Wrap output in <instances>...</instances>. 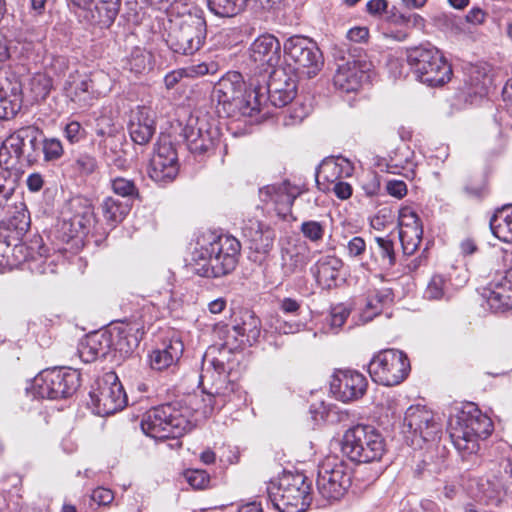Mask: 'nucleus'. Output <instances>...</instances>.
I'll return each mask as SVG.
<instances>
[{
	"label": "nucleus",
	"mask_w": 512,
	"mask_h": 512,
	"mask_svg": "<svg viewBox=\"0 0 512 512\" xmlns=\"http://www.w3.org/2000/svg\"><path fill=\"white\" fill-rule=\"evenodd\" d=\"M407 62L416 79L428 86H442L451 79V65L436 47L421 45L410 49Z\"/></svg>",
	"instance_id": "6"
},
{
	"label": "nucleus",
	"mask_w": 512,
	"mask_h": 512,
	"mask_svg": "<svg viewBox=\"0 0 512 512\" xmlns=\"http://www.w3.org/2000/svg\"><path fill=\"white\" fill-rule=\"evenodd\" d=\"M22 107V99L0 95V119L13 118Z\"/></svg>",
	"instance_id": "55"
},
{
	"label": "nucleus",
	"mask_w": 512,
	"mask_h": 512,
	"mask_svg": "<svg viewBox=\"0 0 512 512\" xmlns=\"http://www.w3.org/2000/svg\"><path fill=\"white\" fill-rule=\"evenodd\" d=\"M308 263L307 248L291 245L281 249V270L285 277L304 272Z\"/></svg>",
	"instance_id": "34"
},
{
	"label": "nucleus",
	"mask_w": 512,
	"mask_h": 512,
	"mask_svg": "<svg viewBox=\"0 0 512 512\" xmlns=\"http://www.w3.org/2000/svg\"><path fill=\"white\" fill-rule=\"evenodd\" d=\"M26 247L21 243L19 236L7 233L0 229V273L17 266L25 259Z\"/></svg>",
	"instance_id": "31"
},
{
	"label": "nucleus",
	"mask_w": 512,
	"mask_h": 512,
	"mask_svg": "<svg viewBox=\"0 0 512 512\" xmlns=\"http://www.w3.org/2000/svg\"><path fill=\"white\" fill-rule=\"evenodd\" d=\"M310 491V482L299 472L284 471L267 486L268 498L279 512L306 511L312 501Z\"/></svg>",
	"instance_id": "5"
},
{
	"label": "nucleus",
	"mask_w": 512,
	"mask_h": 512,
	"mask_svg": "<svg viewBox=\"0 0 512 512\" xmlns=\"http://www.w3.org/2000/svg\"><path fill=\"white\" fill-rule=\"evenodd\" d=\"M183 136L188 149L195 155L212 153L220 142L221 132L216 121L207 114L190 116Z\"/></svg>",
	"instance_id": "14"
},
{
	"label": "nucleus",
	"mask_w": 512,
	"mask_h": 512,
	"mask_svg": "<svg viewBox=\"0 0 512 512\" xmlns=\"http://www.w3.org/2000/svg\"><path fill=\"white\" fill-rule=\"evenodd\" d=\"M226 373V366L222 360L217 358H210V351L206 352L203 358V368L200 375V379L204 381L207 378H214V374L217 375L218 381H221V377Z\"/></svg>",
	"instance_id": "51"
},
{
	"label": "nucleus",
	"mask_w": 512,
	"mask_h": 512,
	"mask_svg": "<svg viewBox=\"0 0 512 512\" xmlns=\"http://www.w3.org/2000/svg\"><path fill=\"white\" fill-rule=\"evenodd\" d=\"M242 234L249 243L250 250L257 255L254 261L261 262L273 248L275 232L258 220H249L242 228Z\"/></svg>",
	"instance_id": "26"
},
{
	"label": "nucleus",
	"mask_w": 512,
	"mask_h": 512,
	"mask_svg": "<svg viewBox=\"0 0 512 512\" xmlns=\"http://www.w3.org/2000/svg\"><path fill=\"white\" fill-rule=\"evenodd\" d=\"M447 430L453 445L465 458L479 451V441L492 433L493 424L474 403L467 402L451 409Z\"/></svg>",
	"instance_id": "2"
},
{
	"label": "nucleus",
	"mask_w": 512,
	"mask_h": 512,
	"mask_svg": "<svg viewBox=\"0 0 512 512\" xmlns=\"http://www.w3.org/2000/svg\"><path fill=\"white\" fill-rule=\"evenodd\" d=\"M409 370L410 363L406 354L396 349L379 352L368 365L372 380L385 386L401 383L407 377Z\"/></svg>",
	"instance_id": "13"
},
{
	"label": "nucleus",
	"mask_w": 512,
	"mask_h": 512,
	"mask_svg": "<svg viewBox=\"0 0 512 512\" xmlns=\"http://www.w3.org/2000/svg\"><path fill=\"white\" fill-rule=\"evenodd\" d=\"M30 227V216L23 202L14 204V211H9V217L2 230H7V233L14 236H19L20 239L28 231Z\"/></svg>",
	"instance_id": "40"
},
{
	"label": "nucleus",
	"mask_w": 512,
	"mask_h": 512,
	"mask_svg": "<svg viewBox=\"0 0 512 512\" xmlns=\"http://www.w3.org/2000/svg\"><path fill=\"white\" fill-rule=\"evenodd\" d=\"M33 134L32 128H21L3 141L0 147V166L3 167V170L17 173V165L23 156L25 140L29 139L32 146L37 142Z\"/></svg>",
	"instance_id": "22"
},
{
	"label": "nucleus",
	"mask_w": 512,
	"mask_h": 512,
	"mask_svg": "<svg viewBox=\"0 0 512 512\" xmlns=\"http://www.w3.org/2000/svg\"><path fill=\"white\" fill-rule=\"evenodd\" d=\"M346 249L349 257H360L366 251V242L362 237L355 236L348 241Z\"/></svg>",
	"instance_id": "64"
},
{
	"label": "nucleus",
	"mask_w": 512,
	"mask_h": 512,
	"mask_svg": "<svg viewBox=\"0 0 512 512\" xmlns=\"http://www.w3.org/2000/svg\"><path fill=\"white\" fill-rule=\"evenodd\" d=\"M447 291L445 278L441 275H434L426 287L424 296L430 300H440L446 297Z\"/></svg>",
	"instance_id": "53"
},
{
	"label": "nucleus",
	"mask_w": 512,
	"mask_h": 512,
	"mask_svg": "<svg viewBox=\"0 0 512 512\" xmlns=\"http://www.w3.org/2000/svg\"><path fill=\"white\" fill-rule=\"evenodd\" d=\"M52 87V78L43 72L35 73L28 82V90L34 101L45 99L49 95Z\"/></svg>",
	"instance_id": "44"
},
{
	"label": "nucleus",
	"mask_w": 512,
	"mask_h": 512,
	"mask_svg": "<svg viewBox=\"0 0 512 512\" xmlns=\"http://www.w3.org/2000/svg\"><path fill=\"white\" fill-rule=\"evenodd\" d=\"M302 193L300 187L288 181L267 185L259 190L262 202L272 203L279 216L285 217L291 212L295 199Z\"/></svg>",
	"instance_id": "24"
},
{
	"label": "nucleus",
	"mask_w": 512,
	"mask_h": 512,
	"mask_svg": "<svg viewBox=\"0 0 512 512\" xmlns=\"http://www.w3.org/2000/svg\"><path fill=\"white\" fill-rule=\"evenodd\" d=\"M240 250L241 244L235 237L204 232L193 251L192 259L199 266L195 271L204 277L225 276L236 268Z\"/></svg>",
	"instance_id": "1"
},
{
	"label": "nucleus",
	"mask_w": 512,
	"mask_h": 512,
	"mask_svg": "<svg viewBox=\"0 0 512 512\" xmlns=\"http://www.w3.org/2000/svg\"><path fill=\"white\" fill-rule=\"evenodd\" d=\"M367 380L356 370H337L330 381V390L342 402L361 398L367 389Z\"/></svg>",
	"instance_id": "21"
},
{
	"label": "nucleus",
	"mask_w": 512,
	"mask_h": 512,
	"mask_svg": "<svg viewBox=\"0 0 512 512\" xmlns=\"http://www.w3.org/2000/svg\"><path fill=\"white\" fill-rule=\"evenodd\" d=\"M324 192H333L337 198L341 200H346L352 196V186L344 182L343 180L334 183L333 185H329L327 187H323Z\"/></svg>",
	"instance_id": "63"
},
{
	"label": "nucleus",
	"mask_w": 512,
	"mask_h": 512,
	"mask_svg": "<svg viewBox=\"0 0 512 512\" xmlns=\"http://www.w3.org/2000/svg\"><path fill=\"white\" fill-rule=\"evenodd\" d=\"M342 266L343 262L340 258L334 255H325L320 257L310 270L317 283L321 287L329 289L336 286Z\"/></svg>",
	"instance_id": "32"
},
{
	"label": "nucleus",
	"mask_w": 512,
	"mask_h": 512,
	"mask_svg": "<svg viewBox=\"0 0 512 512\" xmlns=\"http://www.w3.org/2000/svg\"><path fill=\"white\" fill-rule=\"evenodd\" d=\"M393 212L390 208L384 207L380 209L371 219L370 225L373 229L381 231L393 222Z\"/></svg>",
	"instance_id": "59"
},
{
	"label": "nucleus",
	"mask_w": 512,
	"mask_h": 512,
	"mask_svg": "<svg viewBox=\"0 0 512 512\" xmlns=\"http://www.w3.org/2000/svg\"><path fill=\"white\" fill-rule=\"evenodd\" d=\"M79 386L77 370L54 368L40 372L26 390L37 398L57 400L72 396Z\"/></svg>",
	"instance_id": "11"
},
{
	"label": "nucleus",
	"mask_w": 512,
	"mask_h": 512,
	"mask_svg": "<svg viewBox=\"0 0 512 512\" xmlns=\"http://www.w3.org/2000/svg\"><path fill=\"white\" fill-rule=\"evenodd\" d=\"M351 483L352 470L341 458L329 455L320 462L316 487L322 500L327 503L341 500Z\"/></svg>",
	"instance_id": "10"
},
{
	"label": "nucleus",
	"mask_w": 512,
	"mask_h": 512,
	"mask_svg": "<svg viewBox=\"0 0 512 512\" xmlns=\"http://www.w3.org/2000/svg\"><path fill=\"white\" fill-rule=\"evenodd\" d=\"M354 166L346 158H328L323 160L316 171V183L320 190L323 187L333 185L342 179L349 178L353 175Z\"/></svg>",
	"instance_id": "30"
},
{
	"label": "nucleus",
	"mask_w": 512,
	"mask_h": 512,
	"mask_svg": "<svg viewBox=\"0 0 512 512\" xmlns=\"http://www.w3.org/2000/svg\"><path fill=\"white\" fill-rule=\"evenodd\" d=\"M485 12L480 8H472L465 18L461 17H448V21L455 26L457 32H464V25L470 23L473 25L482 24L485 20Z\"/></svg>",
	"instance_id": "52"
},
{
	"label": "nucleus",
	"mask_w": 512,
	"mask_h": 512,
	"mask_svg": "<svg viewBox=\"0 0 512 512\" xmlns=\"http://www.w3.org/2000/svg\"><path fill=\"white\" fill-rule=\"evenodd\" d=\"M284 53L294 63V69L309 78L316 75L322 66V54L311 39L294 35L284 43Z\"/></svg>",
	"instance_id": "16"
},
{
	"label": "nucleus",
	"mask_w": 512,
	"mask_h": 512,
	"mask_svg": "<svg viewBox=\"0 0 512 512\" xmlns=\"http://www.w3.org/2000/svg\"><path fill=\"white\" fill-rule=\"evenodd\" d=\"M151 55L145 49L135 47L126 59L125 67L136 74H141L149 67Z\"/></svg>",
	"instance_id": "47"
},
{
	"label": "nucleus",
	"mask_w": 512,
	"mask_h": 512,
	"mask_svg": "<svg viewBox=\"0 0 512 512\" xmlns=\"http://www.w3.org/2000/svg\"><path fill=\"white\" fill-rule=\"evenodd\" d=\"M85 134V129L78 121H70L64 127V136L71 144L79 143Z\"/></svg>",
	"instance_id": "60"
},
{
	"label": "nucleus",
	"mask_w": 512,
	"mask_h": 512,
	"mask_svg": "<svg viewBox=\"0 0 512 512\" xmlns=\"http://www.w3.org/2000/svg\"><path fill=\"white\" fill-rule=\"evenodd\" d=\"M68 210L71 215L69 216L67 212H63V220L69 222L72 233H78L91 225L93 209L89 205H84L81 199H72L68 203Z\"/></svg>",
	"instance_id": "35"
},
{
	"label": "nucleus",
	"mask_w": 512,
	"mask_h": 512,
	"mask_svg": "<svg viewBox=\"0 0 512 512\" xmlns=\"http://www.w3.org/2000/svg\"><path fill=\"white\" fill-rule=\"evenodd\" d=\"M247 0H207V6L211 13L217 17L230 18L242 12Z\"/></svg>",
	"instance_id": "42"
},
{
	"label": "nucleus",
	"mask_w": 512,
	"mask_h": 512,
	"mask_svg": "<svg viewBox=\"0 0 512 512\" xmlns=\"http://www.w3.org/2000/svg\"><path fill=\"white\" fill-rule=\"evenodd\" d=\"M375 242L377 243L381 266L385 269L392 268L396 263L393 240L389 237H376Z\"/></svg>",
	"instance_id": "49"
},
{
	"label": "nucleus",
	"mask_w": 512,
	"mask_h": 512,
	"mask_svg": "<svg viewBox=\"0 0 512 512\" xmlns=\"http://www.w3.org/2000/svg\"><path fill=\"white\" fill-rule=\"evenodd\" d=\"M131 207V203L112 196L105 197L100 204L102 216L111 226L121 223L129 214Z\"/></svg>",
	"instance_id": "39"
},
{
	"label": "nucleus",
	"mask_w": 512,
	"mask_h": 512,
	"mask_svg": "<svg viewBox=\"0 0 512 512\" xmlns=\"http://www.w3.org/2000/svg\"><path fill=\"white\" fill-rule=\"evenodd\" d=\"M18 185V175L15 172L2 170L0 172V208H4Z\"/></svg>",
	"instance_id": "46"
},
{
	"label": "nucleus",
	"mask_w": 512,
	"mask_h": 512,
	"mask_svg": "<svg viewBox=\"0 0 512 512\" xmlns=\"http://www.w3.org/2000/svg\"><path fill=\"white\" fill-rule=\"evenodd\" d=\"M63 91L65 96L79 107L90 105L95 97L92 80L87 74L80 73L77 69L69 71L63 84Z\"/></svg>",
	"instance_id": "29"
},
{
	"label": "nucleus",
	"mask_w": 512,
	"mask_h": 512,
	"mask_svg": "<svg viewBox=\"0 0 512 512\" xmlns=\"http://www.w3.org/2000/svg\"><path fill=\"white\" fill-rule=\"evenodd\" d=\"M341 450L354 462L368 463L382 457L385 452V441L374 427L356 425L345 432Z\"/></svg>",
	"instance_id": "9"
},
{
	"label": "nucleus",
	"mask_w": 512,
	"mask_h": 512,
	"mask_svg": "<svg viewBox=\"0 0 512 512\" xmlns=\"http://www.w3.org/2000/svg\"><path fill=\"white\" fill-rule=\"evenodd\" d=\"M487 305L494 312L512 309V267L495 277L483 294Z\"/></svg>",
	"instance_id": "25"
},
{
	"label": "nucleus",
	"mask_w": 512,
	"mask_h": 512,
	"mask_svg": "<svg viewBox=\"0 0 512 512\" xmlns=\"http://www.w3.org/2000/svg\"><path fill=\"white\" fill-rule=\"evenodd\" d=\"M128 132L132 141L146 145L156 132L155 113L148 107L139 106L131 111Z\"/></svg>",
	"instance_id": "28"
},
{
	"label": "nucleus",
	"mask_w": 512,
	"mask_h": 512,
	"mask_svg": "<svg viewBox=\"0 0 512 512\" xmlns=\"http://www.w3.org/2000/svg\"><path fill=\"white\" fill-rule=\"evenodd\" d=\"M490 229L499 240L512 242V204L497 209L490 219Z\"/></svg>",
	"instance_id": "38"
},
{
	"label": "nucleus",
	"mask_w": 512,
	"mask_h": 512,
	"mask_svg": "<svg viewBox=\"0 0 512 512\" xmlns=\"http://www.w3.org/2000/svg\"><path fill=\"white\" fill-rule=\"evenodd\" d=\"M309 113V106L302 103H295L281 113L280 120L284 126H294L301 123Z\"/></svg>",
	"instance_id": "50"
},
{
	"label": "nucleus",
	"mask_w": 512,
	"mask_h": 512,
	"mask_svg": "<svg viewBox=\"0 0 512 512\" xmlns=\"http://www.w3.org/2000/svg\"><path fill=\"white\" fill-rule=\"evenodd\" d=\"M300 231L306 239L317 243L323 239L325 227L321 222L310 220L301 224Z\"/></svg>",
	"instance_id": "56"
},
{
	"label": "nucleus",
	"mask_w": 512,
	"mask_h": 512,
	"mask_svg": "<svg viewBox=\"0 0 512 512\" xmlns=\"http://www.w3.org/2000/svg\"><path fill=\"white\" fill-rule=\"evenodd\" d=\"M89 396L93 412L99 416L112 415L127 404L124 388L114 372H108L96 380Z\"/></svg>",
	"instance_id": "12"
},
{
	"label": "nucleus",
	"mask_w": 512,
	"mask_h": 512,
	"mask_svg": "<svg viewBox=\"0 0 512 512\" xmlns=\"http://www.w3.org/2000/svg\"><path fill=\"white\" fill-rule=\"evenodd\" d=\"M80 9V21L94 28L107 29L114 23L120 0H71Z\"/></svg>",
	"instance_id": "18"
},
{
	"label": "nucleus",
	"mask_w": 512,
	"mask_h": 512,
	"mask_svg": "<svg viewBox=\"0 0 512 512\" xmlns=\"http://www.w3.org/2000/svg\"><path fill=\"white\" fill-rule=\"evenodd\" d=\"M233 330L246 338L249 345L258 341L261 335V321L255 313L249 309L240 312L239 318L233 326Z\"/></svg>",
	"instance_id": "37"
},
{
	"label": "nucleus",
	"mask_w": 512,
	"mask_h": 512,
	"mask_svg": "<svg viewBox=\"0 0 512 512\" xmlns=\"http://www.w3.org/2000/svg\"><path fill=\"white\" fill-rule=\"evenodd\" d=\"M109 187L115 195L131 204L133 200L139 198V189L133 179L116 176L110 179Z\"/></svg>",
	"instance_id": "43"
},
{
	"label": "nucleus",
	"mask_w": 512,
	"mask_h": 512,
	"mask_svg": "<svg viewBox=\"0 0 512 512\" xmlns=\"http://www.w3.org/2000/svg\"><path fill=\"white\" fill-rule=\"evenodd\" d=\"M264 88L265 96L262 106L269 102L274 107H284L292 102L297 94L296 77L290 75L284 68H274L266 85H255Z\"/></svg>",
	"instance_id": "19"
},
{
	"label": "nucleus",
	"mask_w": 512,
	"mask_h": 512,
	"mask_svg": "<svg viewBox=\"0 0 512 512\" xmlns=\"http://www.w3.org/2000/svg\"><path fill=\"white\" fill-rule=\"evenodd\" d=\"M392 302V291L389 288L371 291L368 295L365 308L361 314L364 322L371 321L379 315L383 307Z\"/></svg>",
	"instance_id": "41"
},
{
	"label": "nucleus",
	"mask_w": 512,
	"mask_h": 512,
	"mask_svg": "<svg viewBox=\"0 0 512 512\" xmlns=\"http://www.w3.org/2000/svg\"><path fill=\"white\" fill-rule=\"evenodd\" d=\"M0 95L23 100L22 83L13 72L4 71L0 73Z\"/></svg>",
	"instance_id": "45"
},
{
	"label": "nucleus",
	"mask_w": 512,
	"mask_h": 512,
	"mask_svg": "<svg viewBox=\"0 0 512 512\" xmlns=\"http://www.w3.org/2000/svg\"><path fill=\"white\" fill-rule=\"evenodd\" d=\"M244 80L239 72L231 71L224 75L213 89V99L219 113L227 117L236 115L252 117L262 110L264 88H252L244 93Z\"/></svg>",
	"instance_id": "3"
},
{
	"label": "nucleus",
	"mask_w": 512,
	"mask_h": 512,
	"mask_svg": "<svg viewBox=\"0 0 512 512\" xmlns=\"http://www.w3.org/2000/svg\"><path fill=\"white\" fill-rule=\"evenodd\" d=\"M218 70V65L215 62H203L196 65H191L185 68L186 77H200L207 74H215Z\"/></svg>",
	"instance_id": "61"
},
{
	"label": "nucleus",
	"mask_w": 512,
	"mask_h": 512,
	"mask_svg": "<svg viewBox=\"0 0 512 512\" xmlns=\"http://www.w3.org/2000/svg\"><path fill=\"white\" fill-rule=\"evenodd\" d=\"M372 63L365 58H351L340 64L333 78L334 86L344 93L356 92L371 77Z\"/></svg>",
	"instance_id": "20"
},
{
	"label": "nucleus",
	"mask_w": 512,
	"mask_h": 512,
	"mask_svg": "<svg viewBox=\"0 0 512 512\" xmlns=\"http://www.w3.org/2000/svg\"><path fill=\"white\" fill-rule=\"evenodd\" d=\"M184 351V344L182 340L173 336L169 341L164 343L162 349H157L150 355V366L154 370H164L175 364Z\"/></svg>",
	"instance_id": "33"
},
{
	"label": "nucleus",
	"mask_w": 512,
	"mask_h": 512,
	"mask_svg": "<svg viewBox=\"0 0 512 512\" xmlns=\"http://www.w3.org/2000/svg\"><path fill=\"white\" fill-rule=\"evenodd\" d=\"M206 36L207 24L202 12H189L171 21L166 43L174 53L193 55L202 48Z\"/></svg>",
	"instance_id": "7"
},
{
	"label": "nucleus",
	"mask_w": 512,
	"mask_h": 512,
	"mask_svg": "<svg viewBox=\"0 0 512 512\" xmlns=\"http://www.w3.org/2000/svg\"><path fill=\"white\" fill-rule=\"evenodd\" d=\"M76 169L84 175L92 174L97 168L95 157L89 154H81L75 161Z\"/></svg>",
	"instance_id": "62"
},
{
	"label": "nucleus",
	"mask_w": 512,
	"mask_h": 512,
	"mask_svg": "<svg viewBox=\"0 0 512 512\" xmlns=\"http://www.w3.org/2000/svg\"><path fill=\"white\" fill-rule=\"evenodd\" d=\"M399 239L405 255H412L422 241L423 227L416 212L408 206L399 210Z\"/></svg>",
	"instance_id": "23"
},
{
	"label": "nucleus",
	"mask_w": 512,
	"mask_h": 512,
	"mask_svg": "<svg viewBox=\"0 0 512 512\" xmlns=\"http://www.w3.org/2000/svg\"><path fill=\"white\" fill-rule=\"evenodd\" d=\"M350 311L344 305H337L331 308L326 318V324L329 326L327 332L337 333L346 322Z\"/></svg>",
	"instance_id": "54"
},
{
	"label": "nucleus",
	"mask_w": 512,
	"mask_h": 512,
	"mask_svg": "<svg viewBox=\"0 0 512 512\" xmlns=\"http://www.w3.org/2000/svg\"><path fill=\"white\" fill-rule=\"evenodd\" d=\"M179 172L178 155L166 136L156 142L148 165V176L154 182L165 185L172 182Z\"/></svg>",
	"instance_id": "17"
},
{
	"label": "nucleus",
	"mask_w": 512,
	"mask_h": 512,
	"mask_svg": "<svg viewBox=\"0 0 512 512\" xmlns=\"http://www.w3.org/2000/svg\"><path fill=\"white\" fill-rule=\"evenodd\" d=\"M184 478L194 489H204L209 484V475L202 469H188L184 472Z\"/></svg>",
	"instance_id": "58"
},
{
	"label": "nucleus",
	"mask_w": 512,
	"mask_h": 512,
	"mask_svg": "<svg viewBox=\"0 0 512 512\" xmlns=\"http://www.w3.org/2000/svg\"><path fill=\"white\" fill-rule=\"evenodd\" d=\"M414 157V152L408 146L399 147L387 163V172L413 179L417 166Z\"/></svg>",
	"instance_id": "36"
},
{
	"label": "nucleus",
	"mask_w": 512,
	"mask_h": 512,
	"mask_svg": "<svg viewBox=\"0 0 512 512\" xmlns=\"http://www.w3.org/2000/svg\"><path fill=\"white\" fill-rule=\"evenodd\" d=\"M249 57L261 69L277 66L281 58L279 40L271 34L259 36L249 48Z\"/></svg>",
	"instance_id": "27"
},
{
	"label": "nucleus",
	"mask_w": 512,
	"mask_h": 512,
	"mask_svg": "<svg viewBox=\"0 0 512 512\" xmlns=\"http://www.w3.org/2000/svg\"><path fill=\"white\" fill-rule=\"evenodd\" d=\"M439 432V424L425 406H410L405 411L402 433L411 446L421 448L423 443L434 440Z\"/></svg>",
	"instance_id": "15"
},
{
	"label": "nucleus",
	"mask_w": 512,
	"mask_h": 512,
	"mask_svg": "<svg viewBox=\"0 0 512 512\" xmlns=\"http://www.w3.org/2000/svg\"><path fill=\"white\" fill-rule=\"evenodd\" d=\"M42 150L46 161L58 160L64 153L62 142L58 138L44 139L42 143Z\"/></svg>",
	"instance_id": "57"
},
{
	"label": "nucleus",
	"mask_w": 512,
	"mask_h": 512,
	"mask_svg": "<svg viewBox=\"0 0 512 512\" xmlns=\"http://www.w3.org/2000/svg\"><path fill=\"white\" fill-rule=\"evenodd\" d=\"M116 339L107 331L88 335L79 345L78 354L85 363H91L99 357H105L111 347L123 353H130L139 346L144 335V326L139 322H130L117 327Z\"/></svg>",
	"instance_id": "4"
},
{
	"label": "nucleus",
	"mask_w": 512,
	"mask_h": 512,
	"mask_svg": "<svg viewBox=\"0 0 512 512\" xmlns=\"http://www.w3.org/2000/svg\"><path fill=\"white\" fill-rule=\"evenodd\" d=\"M140 425L143 433L155 440L179 438L190 429L188 419L172 404L149 409Z\"/></svg>",
	"instance_id": "8"
},
{
	"label": "nucleus",
	"mask_w": 512,
	"mask_h": 512,
	"mask_svg": "<svg viewBox=\"0 0 512 512\" xmlns=\"http://www.w3.org/2000/svg\"><path fill=\"white\" fill-rule=\"evenodd\" d=\"M488 77L482 74L480 71H475L469 79V82H465V93L467 97L470 98V102L472 103L473 97L482 98L488 92Z\"/></svg>",
	"instance_id": "48"
}]
</instances>
